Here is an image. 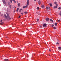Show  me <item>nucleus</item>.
<instances>
[{
    "mask_svg": "<svg viewBox=\"0 0 61 61\" xmlns=\"http://www.w3.org/2000/svg\"><path fill=\"white\" fill-rule=\"evenodd\" d=\"M3 22H1V23H0V24H1V25H3Z\"/></svg>",
    "mask_w": 61,
    "mask_h": 61,
    "instance_id": "5701e85b",
    "label": "nucleus"
},
{
    "mask_svg": "<svg viewBox=\"0 0 61 61\" xmlns=\"http://www.w3.org/2000/svg\"><path fill=\"white\" fill-rule=\"evenodd\" d=\"M59 21H60V20H58V22H59Z\"/></svg>",
    "mask_w": 61,
    "mask_h": 61,
    "instance_id": "72a5a7b5",
    "label": "nucleus"
},
{
    "mask_svg": "<svg viewBox=\"0 0 61 61\" xmlns=\"http://www.w3.org/2000/svg\"><path fill=\"white\" fill-rule=\"evenodd\" d=\"M17 3H18L19 2H18V1H17Z\"/></svg>",
    "mask_w": 61,
    "mask_h": 61,
    "instance_id": "c9c22d12",
    "label": "nucleus"
},
{
    "mask_svg": "<svg viewBox=\"0 0 61 61\" xmlns=\"http://www.w3.org/2000/svg\"><path fill=\"white\" fill-rule=\"evenodd\" d=\"M37 20L38 22V21H39V19H37Z\"/></svg>",
    "mask_w": 61,
    "mask_h": 61,
    "instance_id": "6ab92c4d",
    "label": "nucleus"
},
{
    "mask_svg": "<svg viewBox=\"0 0 61 61\" xmlns=\"http://www.w3.org/2000/svg\"><path fill=\"white\" fill-rule=\"evenodd\" d=\"M8 5H9V4H8Z\"/></svg>",
    "mask_w": 61,
    "mask_h": 61,
    "instance_id": "79ce46f5",
    "label": "nucleus"
},
{
    "mask_svg": "<svg viewBox=\"0 0 61 61\" xmlns=\"http://www.w3.org/2000/svg\"><path fill=\"white\" fill-rule=\"evenodd\" d=\"M18 7H20V3H19L18 4Z\"/></svg>",
    "mask_w": 61,
    "mask_h": 61,
    "instance_id": "6e6552de",
    "label": "nucleus"
},
{
    "mask_svg": "<svg viewBox=\"0 0 61 61\" xmlns=\"http://www.w3.org/2000/svg\"><path fill=\"white\" fill-rule=\"evenodd\" d=\"M50 7H47L46 8V10H47V9H49L50 8Z\"/></svg>",
    "mask_w": 61,
    "mask_h": 61,
    "instance_id": "1a4fd4ad",
    "label": "nucleus"
},
{
    "mask_svg": "<svg viewBox=\"0 0 61 61\" xmlns=\"http://www.w3.org/2000/svg\"><path fill=\"white\" fill-rule=\"evenodd\" d=\"M51 51V50L49 49V51Z\"/></svg>",
    "mask_w": 61,
    "mask_h": 61,
    "instance_id": "f704fd0d",
    "label": "nucleus"
},
{
    "mask_svg": "<svg viewBox=\"0 0 61 61\" xmlns=\"http://www.w3.org/2000/svg\"><path fill=\"white\" fill-rule=\"evenodd\" d=\"M58 4H56V6H55L53 8L54 9H55V8H57V6H58Z\"/></svg>",
    "mask_w": 61,
    "mask_h": 61,
    "instance_id": "7ed1b4c3",
    "label": "nucleus"
},
{
    "mask_svg": "<svg viewBox=\"0 0 61 61\" xmlns=\"http://www.w3.org/2000/svg\"><path fill=\"white\" fill-rule=\"evenodd\" d=\"M6 38H7V37H6Z\"/></svg>",
    "mask_w": 61,
    "mask_h": 61,
    "instance_id": "c03bdc74",
    "label": "nucleus"
},
{
    "mask_svg": "<svg viewBox=\"0 0 61 61\" xmlns=\"http://www.w3.org/2000/svg\"><path fill=\"white\" fill-rule=\"evenodd\" d=\"M44 7V5H42V6H41V7L42 8H43V7Z\"/></svg>",
    "mask_w": 61,
    "mask_h": 61,
    "instance_id": "f3484780",
    "label": "nucleus"
},
{
    "mask_svg": "<svg viewBox=\"0 0 61 61\" xmlns=\"http://www.w3.org/2000/svg\"><path fill=\"white\" fill-rule=\"evenodd\" d=\"M40 27H42V26H40Z\"/></svg>",
    "mask_w": 61,
    "mask_h": 61,
    "instance_id": "2f4dec72",
    "label": "nucleus"
},
{
    "mask_svg": "<svg viewBox=\"0 0 61 61\" xmlns=\"http://www.w3.org/2000/svg\"><path fill=\"white\" fill-rule=\"evenodd\" d=\"M21 14L22 15H24L23 13H21Z\"/></svg>",
    "mask_w": 61,
    "mask_h": 61,
    "instance_id": "7c9ffc66",
    "label": "nucleus"
},
{
    "mask_svg": "<svg viewBox=\"0 0 61 61\" xmlns=\"http://www.w3.org/2000/svg\"><path fill=\"white\" fill-rule=\"evenodd\" d=\"M10 1L11 3H12V0H10Z\"/></svg>",
    "mask_w": 61,
    "mask_h": 61,
    "instance_id": "a878e982",
    "label": "nucleus"
},
{
    "mask_svg": "<svg viewBox=\"0 0 61 61\" xmlns=\"http://www.w3.org/2000/svg\"><path fill=\"white\" fill-rule=\"evenodd\" d=\"M50 21L52 22V23H53V21L52 20V19H50Z\"/></svg>",
    "mask_w": 61,
    "mask_h": 61,
    "instance_id": "4468645a",
    "label": "nucleus"
},
{
    "mask_svg": "<svg viewBox=\"0 0 61 61\" xmlns=\"http://www.w3.org/2000/svg\"><path fill=\"white\" fill-rule=\"evenodd\" d=\"M57 25V23H55V26H56Z\"/></svg>",
    "mask_w": 61,
    "mask_h": 61,
    "instance_id": "9d476101",
    "label": "nucleus"
},
{
    "mask_svg": "<svg viewBox=\"0 0 61 61\" xmlns=\"http://www.w3.org/2000/svg\"><path fill=\"white\" fill-rule=\"evenodd\" d=\"M47 25L46 24H43V27H46V26Z\"/></svg>",
    "mask_w": 61,
    "mask_h": 61,
    "instance_id": "20e7f679",
    "label": "nucleus"
},
{
    "mask_svg": "<svg viewBox=\"0 0 61 61\" xmlns=\"http://www.w3.org/2000/svg\"><path fill=\"white\" fill-rule=\"evenodd\" d=\"M38 2L39 5H41V1H40V0H39Z\"/></svg>",
    "mask_w": 61,
    "mask_h": 61,
    "instance_id": "423d86ee",
    "label": "nucleus"
},
{
    "mask_svg": "<svg viewBox=\"0 0 61 61\" xmlns=\"http://www.w3.org/2000/svg\"><path fill=\"white\" fill-rule=\"evenodd\" d=\"M3 21L2 20H1V21L0 22H2V21Z\"/></svg>",
    "mask_w": 61,
    "mask_h": 61,
    "instance_id": "c756f323",
    "label": "nucleus"
},
{
    "mask_svg": "<svg viewBox=\"0 0 61 61\" xmlns=\"http://www.w3.org/2000/svg\"><path fill=\"white\" fill-rule=\"evenodd\" d=\"M15 12V10H14V12Z\"/></svg>",
    "mask_w": 61,
    "mask_h": 61,
    "instance_id": "37998d69",
    "label": "nucleus"
},
{
    "mask_svg": "<svg viewBox=\"0 0 61 61\" xmlns=\"http://www.w3.org/2000/svg\"><path fill=\"white\" fill-rule=\"evenodd\" d=\"M10 7V8H11V7Z\"/></svg>",
    "mask_w": 61,
    "mask_h": 61,
    "instance_id": "e433bc0d",
    "label": "nucleus"
},
{
    "mask_svg": "<svg viewBox=\"0 0 61 61\" xmlns=\"http://www.w3.org/2000/svg\"><path fill=\"white\" fill-rule=\"evenodd\" d=\"M49 5H50V6H51V7L52 6V4L51 3Z\"/></svg>",
    "mask_w": 61,
    "mask_h": 61,
    "instance_id": "a211bd4d",
    "label": "nucleus"
},
{
    "mask_svg": "<svg viewBox=\"0 0 61 61\" xmlns=\"http://www.w3.org/2000/svg\"><path fill=\"white\" fill-rule=\"evenodd\" d=\"M14 11H15V9H14Z\"/></svg>",
    "mask_w": 61,
    "mask_h": 61,
    "instance_id": "a19ab883",
    "label": "nucleus"
},
{
    "mask_svg": "<svg viewBox=\"0 0 61 61\" xmlns=\"http://www.w3.org/2000/svg\"><path fill=\"white\" fill-rule=\"evenodd\" d=\"M18 10H19V8H17V9L16 11H17V12H18Z\"/></svg>",
    "mask_w": 61,
    "mask_h": 61,
    "instance_id": "9b49d317",
    "label": "nucleus"
},
{
    "mask_svg": "<svg viewBox=\"0 0 61 61\" xmlns=\"http://www.w3.org/2000/svg\"><path fill=\"white\" fill-rule=\"evenodd\" d=\"M27 5H26L25 6H24L23 7V8H27L28 7V5H29V0H28L27 1Z\"/></svg>",
    "mask_w": 61,
    "mask_h": 61,
    "instance_id": "f03ea898",
    "label": "nucleus"
},
{
    "mask_svg": "<svg viewBox=\"0 0 61 61\" xmlns=\"http://www.w3.org/2000/svg\"><path fill=\"white\" fill-rule=\"evenodd\" d=\"M54 4H55V5H56L57 4V3L56 2H54Z\"/></svg>",
    "mask_w": 61,
    "mask_h": 61,
    "instance_id": "ddd939ff",
    "label": "nucleus"
},
{
    "mask_svg": "<svg viewBox=\"0 0 61 61\" xmlns=\"http://www.w3.org/2000/svg\"><path fill=\"white\" fill-rule=\"evenodd\" d=\"M12 0L14 1V2L15 3H16V1H15V0Z\"/></svg>",
    "mask_w": 61,
    "mask_h": 61,
    "instance_id": "2eb2a0df",
    "label": "nucleus"
},
{
    "mask_svg": "<svg viewBox=\"0 0 61 61\" xmlns=\"http://www.w3.org/2000/svg\"><path fill=\"white\" fill-rule=\"evenodd\" d=\"M7 16H6V15L5 14L4 15V17H5L6 19H7L8 20H10L11 19V18L8 15V14H7Z\"/></svg>",
    "mask_w": 61,
    "mask_h": 61,
    "instance_id": "f257e3e1",
    "label": "nucleus"
},
{
    "mask_svg": "<svg viewBox=\"0 0 61 61\" xmlns=\"http://www.w3.org/2000/svg\"><path fill=\"white\" fill-rule=\"evenodd\" d=\"M20 16H19V18H20Z\"/></svg>",
    "mask_w": 61,
    "mask_h": 61,
    "instance_id": "473e14b6",
    "label": "nucleus"
},
{
    "mask_svg": "<svg viewBox=\"0 0 61 61\" xmlns=\"http://www.w3.org/2000/svg\"><path fill=\"white\" fill-rule=\"evenodd\" d=\"M25 14H27V12L26 11H25L24 12Z\"/></svg>",
    "mask_w": 61,
    "mask_h": 61,
    "instance_id": "412c9836",
    "label": "nucleus"
},
{
    "mask_svg": "<svg viewBox=\"0 0 61 61\" xmlns=\"http://www.w3.org/2000/svg\"><path fill=\"white\" fill-rule=\"evenodd\" d=\"M58 48L60 49V50H61V47H58Z\"/></svg>",
    "mask_w": 61,
    "mask_h": 61,
    "instance_id": "dca6fc26",
    "label": "nucleus"
},
{
    "mask_svg": "<svg viewBox=\"0 0 61 61\" xmlns=\"http://www.w3.org/2000/svg\"><path fill=\"white\" fill-rule=\"evenodd\" d=\"M60 15H61V12H60Z\"/></svg>",
    "mask_w": 61,
    "mask_h": 61,
    "instance_id": "cd10ccee",
    "label": "nucleus"
},
{
    "mask_svg": "<svg viewBox=\"0 0 61 61\" xmlns=\"http://www.w3.org/2000/svg\"><path fill=\"white\" fill-rule=\"evenodd\" d=\"M11 5H10V7H11Z\"/></svg>",
    "mask_w": 61,
    "mask_h": 61,
    "instance_id": "4c0bfd02",
    "label": "nucleus"
},
{
    "mask_svg": "<svg viewBox=\"0 0 61 61\" xmlns=\"http://www.w3.org/2000/svg\"><path fill=\"white\" fill-rule=\"evenodd\" d=\"M37 10H39V7H37Z\"/></svg>",
    "mask_w": 61,
    "mask_h": 61,
    "instance_id": "4be33fe9",
    "label": "nucleus"
},
{
    "mask_svg": "<svg viewBox=\"0 0 61 61\" xmlns=\"http://www.w3.org/2000/svg\"><path fill=\"white\" fill-rule=\"evenodd\" d=\"M61 7H60L59 8H58V9H59V10H60V9H61Z\"/></svg>",
    "mask_w": 61,
    "mask_h": 61,
    "instance_id": "393cba45",
    "label": "nucleus"
},
{
    "mask_svg": "<svg viewBox=\"0 0 61 61\" xmlns=\"http://www.w3.org/2000/svg\"><path fill=\"white\" fill-rule=\"evenodd\" d=\"M46 20L47 21H48L49 20V19L48 18H47L46 19Z\"/></svg>",
    "mask_w": 61,
    "mask_h": 61,
    "instance_id": "0eeeda50",
    "label": "nucleus"
},
{
    "mask_svg": "<svg viewBox=\"0 0 61 61\" xmlns=\"http://www.w3.org/2000/svg\"><path fill=\"white\" fill-rule=\"evenodd\" d=\"M56 44H57V45H58L59 44V43L58 42H57L56 43Z\"/></svg>",
    "mask_w": 61,
    "mask_h": 61,
    "instance_id": "c85d7f7f",
    "label": "nucleus"
},
{
    "mask_svg": "<svg viewBox=\"0 0 61 61\" xmlns=\"http://www.w3.org/2000/svg\"><path fill=\"white\" fill-rule=\"evenodd\" d=\"M22 10V9H20L19 12H20L21 11V10Z\"/></svg>",
    "mask_w": 61,
    "mask_h": 61,
    "instance_id": "aec40b11",
    "label": "nucleus"
},
{
    "mask_svg": "<svg viewBox=\"0 0 61 61\" xmlns=\"http://www.w3.org/2000/svg\"><path fill=\"white\" fill-rule=\"evenodd\" d=\"M15 8H16V7H15Z\"/></svg>",
    "mask_w": 61,
    "mask_h": 61,
    "instance_id": "ea45409f",
    "label": "nucleus"
},
{
    "mask_svg": "<svg viewBox=\"0 0 61 61\" xmlns=\"http://www.w3.org/2000/svg\"><path fill=\"white\" fill-rule=\"evenodd\" d=\"M3 3H4V4H6V2H5V0H2Z\"/></svg>",
    "mask_w": 61,
    "mask_h": 61,
    "instance_id": "39448f33",
    "label": "nucleus"
},
{
    "mask_svg": "<svg viewBox=\"0 0 61 61\" xmlns=\"http://www.w3.org/2000/svg\"><path fill=\"white\" fill-rule=\"evenodd\" d=\"M54 26V25L53 24L52 25H51L52 27H53V26Z\"/></svg>",
    "mask_w": 61,
    "mask_h": 61,
    "instance_id": "bb28decb",
    "label": "nucleus"
},
{
    "mask_svg": "<svg viewBox=\"0 0 61 61\" xmlns=\"http://www.w3.org/2000/svg\"><path fill=\"white\" fill-rule=\"evenodd\" d=\"M54 29H56V27H54Z\"/></svg>",
    "mask_w": 61,
    "mask_h": 61,
    "instance_id": "b1692460",
    "label": "nucleus"
},
{
    "mask_svg": "<svg viewBox=\"0 0 61 61\" xmlns=\"http://www.w3.org/2000/svg\"><path fill=\"white\" fill-rule=\"evenodd\" d=\"M34 1H36V0H34Z\"/></svg>",
    "mask_w": 61,
    "mask_h": 61,
    "instance_id": "58836bf2",
    "label": "nucleus"
},
{
    "mask_svg": "<svg viewBox=\"0 0 61 61\" xmlns=\"http://www.w3.org/2000/svg\"><path fill=\"white\" fill-rule=\"evenodd\" d=\"M4 60H5V61H8V59H4Z\"/></svg>",
    "mask_w": 61,
    "mask_h": 61,
    "instance_id": "f8f14e48",
    "label": "nucleus"
}]
</instances>
